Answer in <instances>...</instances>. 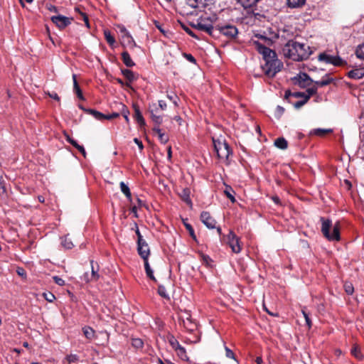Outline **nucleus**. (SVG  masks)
<instances>
[{"instance_id": "6e6d98bb", "label": "nucleus", "mask_w": 364, "mask_h": 364, "mask_svg": "<svg viewBox=\"0 0 364 364\" xmlns=\"http://www.w3.org/2000/svg\"><path fill=\"white\" fill-rule=\"evenodd\" d=\"M146 275L149 278H150L151 279L154 280V281H156L155 277L154 276V272L153 270L151 269H147L146 270Z\"/></svg>"}, {"instance_id": "7c9ffc66", "label": "nucleus", "mask_w": 364, "mask_h": 364, "mask_svg": "<svg viewBox=\"0 0 364 364\" xmlns=\"http://www.w3.org/2000/svg\"><path fill=\"white\" fill-rule=\"evenodd\" d=\"M122 73L123 75L129 81L132 82L135 80V76L134 73L129 70V69H124L122 70Z\"/></svg>"}, {"instance_id": "6ab92c4d", "label": "nucleus", "mask_w": 364, "mask_h": 364, "mask_svg": "<svg viewBox=\"0 0 364 364\" xmlns=\"http://www.w3.org/2000/svg\"><path fill=\"white\" fill-rule=\"evenodd\" d=\"M122 61L127 67L131 68L135 65V63L132 60L130 55L127 51H124L122 53Z\"/></svg>"}, {"instance_id": "f257e3e1", "label": "nucleus", "mask_w": 364, "mask_h": 364, "mask_svg": "<svg viewBox=\"0 0 364 364\" xmlns=\"http://www.w3.org/2000/svg\"><path fill=\"white\" fill-rule=\"evenodd\" d=\"M256 50L262 55L264 63L261 65L264 73L269 77H273L283 68V63L278 59L273 50L266 47L258 41H254Z\"/></svg>"}, {"instance_id": "8fccbe9b", "label": "nucleus", "mask_w": 364, "mask_h": 364, "mask_svg": "<svg viewBox=\"0 0 364 364\" xmlns=\"http://www.w3.org/2000/svg\"><path fill=\"white\" fill-rule=\"evenodd\" d=\"M81 279L84 281L86 283L90 282H95L92 278H91V274L88 272H85L82 277Z\"/></svg>"}, {"instance_id": "5fc2aeb1", "label": "nucleus", "mask_w": 364, "mask_h": 364, "mask_svg": "<svg viewBox=\"0 0 364 364\" xmlns=\"http://www.w3.org/2000/svg\"><path fill=\"white\" fill-rule=\"evenodd\" d=\"M119 116V114L117 112H113L111 114H105V119H112L114 118H117Z\"/></svg>"}, {"instance_id": "412c9836", "label": "nucleus", "mask_w": 364, "mask_h": 364, "mask_svg": "<svg viewBox=\"0 0 364 364\" xmlns=\"http://www.w3.org/2000/svg\"><path fill=\"white\" fill-rule=\"evenodd\" d=\"M73 90H74V92L77 94V97L79 99L83 100H84V97L82 95V91L80 88V86L77 82V80H76V75H73Z\"/></svg>"}, {"instance_id": "4468645a", "label": "nucleus", "mask_w": 364, "mask_h": 364, "mask_svg": "<svg viewBox=\"0 0 364 364\" xmlns=\"http://www.w3.org/2000/svg\"><path fill=\"white\" fill-rule=\"evenodd\" d=\"M348 76L352 79H361L363 77H364V68H357L349 71Z\"/></svg>"}, {"instance_id": "e433bc0d", "label": "nucleus", "mask_w": 364, "mask_h": 364, "mask_svg": "<svg viewBox=\"0 0 364 364\" xmlns=\"http://www.w3.org/2000/svg\"><path fill=\"white\" fill-rule=\"evenodd\" d=\"M91 263V269H92V271H91V278H92L94 279V281H97L99 277H100V275L98 274V267H97V269L95 268L94 265H93V261L92 260L90 262Z\"/></svg>"}, {"instance_id": "c9c22d12", "label": "nucleus", "mask_w": 364, "mask_h": 364, "mask_svg": "<svg viewBox=\"0 0 364 364\" xmlns=\"http://www.w3.org/2000/svg\"><path fill=\"white\" fill-rule=\"evenodd\" d=\"M317 89H318V88H317V87H316V86H313V87H309V88H307V89H306V92H306L305 98H306V100H309V98H310L312 95H315V94L316 93V92H317Z\"/></svg>"}, {"instance_id": "9d476101", "label": "nucleus", "mask_w": 364, "mask_h": 364, "mask_svg": "<svg viewBox=\"0 0 364 364\" xmlns=\"http://www.w3.org/2000/svg\"><path fill=\"white\" fill-rule=\"evenodd\" d=\"M51 21L60 29L65 28L71 23L70 18L62 15L52 16Z\"/></svg>"}, {"instance_id": "338daca9", "label": "nucleus", "mask_w": 364, "mask_h": 364, "mask_svg": "<svg viewBox=\"0 0 364 364\" xmlns=\"http://www.w3.org/2000/svg\"><path fill=\"white\" fill-rule=\"evenodd\" d=\"M185 56L187 58V60H189L190 62H191V63H195L196 62V59L194 58V57L192 55H191V54H186Z\"/></svg>"}, {"instance_id": "cd10ccee", "label": "nucleus", "mask_w": 364, "mask_h": 364, "mask_svg": "<svg viewBox=\"0 0 364 364\" xmlns=\"http://www.w3.org/2000/svg\"><path fill=\"white\" fill-rule=\"evenodd\" d=\"M259 1V0H239V2L244 8L247 9L256 5Z\"/></svg>"}, {"instance_id": "69168bd1", "label": "nucleus", "mask_w": 364, "mask_h": 364, "mask_svg": "<svg viewBox=\"0 0 364 364\" xmlns=\"http://www.w3.org/2000/svg\"><path fill=\"white\" fill-rule=\"evenodd\" d=\"M184 30L186 31V32L191 36L193 37V38H196V36L194 34V33L190 29L188 28V27H184L183 28Z\"/></svg>"}, {"instance_id": "864d4df0", "label": "nucleus", "mask_w": 364, "mask_h": 364, "mask_svg": "<svg viewBox=\"0 0 364 364\" xmlns=\"http://www.w3.org/2000/svg\"><path fill=\"white\" fill-rule=\"evenodd\" d=\"M167 98L173 102L175 106H178V97L171 94H167Z\"/></svg>"}, {"instance_id": "a211bd4d", "label": "nucleus", "mask_w": 364, "mask_h": 364, "mask_svg": "<svg viewBox=\"0 0 364 364\" xmlns=\"http://www.w3.org/2000/svg\"><path fill=\"white\" fill-rule=\"evenodd\" d=\"M80 108L85 110L87 113L92 114L96 119L98 120H104L105 119V115L103 113L100 112L97 110L92 109H84L82 106H80Z\"/></svg>"}, {"instance_id": "aec40b11", "label": "nucleus", "mask_w": 364, "mask_h": 364, "mask_svg": "<svg viewBox=\"0 0 364 364\" xmlns=\"http://www.w3.org/2000/svg\"><path fill=\"white\" fill-rule=\"evenodd\" d=\"M153 132L157 134L158 138L162 144H166L168 141V137L161 132L159 127H154Z\"/></svg>"}, {"instance_id": "f03ea898", "label": "nucleus", "mask_w": 364, "mask_h": 364, "mask_svg": "<svg viewBox=\"0 0 364 364\" xmlns=\"http://www.w3.org/2000/svg\"><path fill=\"white\" fill-rule=\"evenodd\" d=\"M282 53L287 58L303 61L309 58L312 51L307 44L290 40L284 46Z\"/></svg>"}, {"instance_id": "de8ad7c7", "label": "nucleus", "mask_w": 364, "mask_h": 364, "mask_svg": "<svg viewBox=\"0 0 364 364\" xmlns=\"http://www.w3.org/2000/svg\"><path fill=\"white\" fill-rule=\"evenodd\" d=\"M225 355L227 358L233 359V360H236L237 363H238L235 357L234 353L226 346H225Z\"/></svg>"}, {"instance_id": "9b49d317", "label": "nucleus", "mask_w": 364, "mask_h": 364, "mask_svg": "<svg viewBox=\"0 0 364 364\" xmlns=\"http://www.w3.org/2000/svg\"><path fill=\"white\" fill-rule=\"evenodd\" d=\"M200 220L202 223L209 229L215 228L216 221L211 217L208 212L203 211L200 214Z\"/></svg>"}, {"instance_id": "09e8293b", "label": "nucleus", "mask_w": 364, "mask_h": 364, "mask_svg": "<svg viewBox=\"0 0 364 364\" xmlns=\"http://www.w3.org/2000/svg\"><path fill=\"white\" fill-rule=\"evenodd\" d=\"M62 245L66 249H71L73 247V242L68 237L63 240Z\"/></svg>"}, {"instance_id": "f3484780", "label": "nucleus", "mask_w": 364, "mask_h": 364, "mask_svg": "<svg viewBox=\"0 0 364 364\" xmlns=\"http://www.w3.org/2000/svg\"><path fill=\"white\" fill-rule=\"evenodd\" d=\"M190 189L188 188H183L181 193H179V196L181 198L186 202L188 205H192L191 200L190 198Z\"/></svg>"}, {"instance_id": "423d86ee", "label": "nucleus", "mask_w": 364, "mask_h": 364, "mask_svg": "<svg viewBox=\"0 0 364 364\" xmlns=\"http://www.w3.org/2000/svg\"><path fill=\"white\" fill-rule=\"evenodd\" d=\"M117 28L118 32L121 35L122 45L131 48L135 47L136 43L132 36H131L130 33L127 30V28L122 25H119L117 26Z\"/></svg>"}, {"instance_id": "49530a36", "label": "nucleus", "mask_w": 364, "mask_h": 364, "mask_svg": "<svg viewBox=\"0 0 364 364\" xmlns=\"http://www.w3.org/2000/svg\"><path fill=\"white\" fill-rule=\"evenodd\" d=\"M302 314L305 318L306 323L308 326V327L310 328L311 327V321L309 318V314L304 309L301 310Z\"/></svg>"}, {"instance_id": "79ce46f5", "label": "nucleus", "mask_w": 364, "mask_h": 364, "mask_svg": "<svg viewBox=\"0 0 364 364\" xmlns=\"http://www.w3.org/2000/svg\"><path fill=\"white\" fill-rule=\"evenodd\" d=\"M344 289L345 291L349 295L352 294L354 291V287L350 282H346L344 284Z\"/></svg>"}, {"instance_id": "393cba45", "label": "nucleus", "mask_w": 364, "mask_h": 364, "mask_svg": "<svg viewBox=\"0 0 364 364\" xmlns=\"http://www.w3.org/2000/svg\"><path fill=\"white\" fill-rule=\"evenodd\" d=\"M331 132H332V129H320V128H318V129H313L311 132V134L322 136H324L325 134L330 133Z\"/></svg>"}, {"instance_id": "2f4dec72", "label": "nucleus", "mask_w": 364, "mask_h": 364, "mask_svg": "<svg viewBox=\"0 0 364 364\" xmlns=\"http://www.w3.org/2000/svg\"><path fill=\"white\" fill-rule=\"evenodd\" d=\"M224 193L231 200V202L234 203L235 201V198L234 197L235 191L231 187L227 186L224 191Z\"/></svg>"}, {"instance_id": "473e14b6", "label": "nucleus", "mask_w": 364, "mask_h": 364, "mask_svg": "<svg viewBox=\"0 0 364 364\" xmlns=\"http://www.w3.org/2000/svg\"><path fill=\"white\" fill-rule=\"evenodd\" d=\"M104 35L105 38L107 41V42L110 45L112 46L115 43L114 38L112 36L111 32L109 30H105L104 31Z\"/></svg>"}, {"instance_id": "a18cd8bd", "label": "nucleus", "mask_w": 364, "mask_h": 364, "mask_svg": "<svg viewBox=\"0 0 364 364\" xmlns=\"http://www.w3.org/2000/svg\"><path fill=\"white\" fill-rule=\"evenodd\" d=\"M158 293H159V294L161 296H162L164 298H166V299H168L169 298L168 294L166 293V288L164 286H162V285H159V286Z\"/></svg>"}, {"instance_id": "c756f323", "label": "nucleus", "mask_w": 364, "mask_h": 364, "mask_svg": "<svg viewBox=\"0 0 364 364\" xmlns=\"http://www.w3.org/2000/svg\"><path fill=\"white\" fill-rule=\"evenodd\" d=\"M82 331H83V333H84L85 336L87 339H92L95 336V331L90 327H88V326L84 327L82 328Z\"/></svg>"}, {"instance_id": "ddd939ff", "label": "nucleus", "mask_w": 364, "mask_h": 364, "mask_svg": "<svg viewBox=\"0 0 364 364\" xmlns=\"http://www.w3.org/2000/svg\"><path fill=\"white\" fill-rule=\"evenodd\" d=\"M193 27L199 31H205L210 35H212L213 31V26L211 23H206L203 21H198L193 25Z\"/></svg>"}, {"instance_id": "dca6fc26", "label": "nucleus", "mask_w": 364, "mask_h": 364, "mask_svg": "<svg viewBox=\"0 0 364 364\" xmlns=\"http://www.w3.org/2000/svg\"><path fill=\"white\" fill-rule=\"evenodd\" d=\"M333 79L328 74L325 75L321 80L315 81L316 87H324L333 82Z\"/></svg>"}, {"instance_id": "603ef678", "label": "nucleus", "mask_w": 364, "mask_h": 364, "mask_svg": "<svg viewBox=\"0 0 364 364\" xmlns=\"http://www.w3.org/2000/svg\"><path fill=\"white\" fill-rule=\"evenodd\" d=\"M308 102V100L303 99L302 100H299L294 104L295 108L299 109L304 105Z\"/></svg>"}, {"instance_id": "a878e982", "label": "nucleus", "mask_w": 364, "mask_h": 364, "mask_svg": "<svg viewBox=\"0 0 364 364\" xmlns=\"http://www.w3.org/2000/svg\"><path fill=\"white\" fill-rule=\"evenodd\" d=\"M169 343L172 348L176 350L184 351V348L179 344L178 341L174 337L172 336L169 339Z\"/></svg>"}, {"instance_id": "13d9d810", "label": "nucleus", "mask_w": 364, "mask_h": 364, "mask_svg": "<svg viewBox=\"0 0 364 364\" xmlns=\"http://www.w3.org/2000/svg\"><path fill=\"white\" fill-rule=\"evenodd\" d=\"M0 190H2V192H5V181L2 177V176L0 175Z\"/></svg>"}, {"instance_id": "f704fd0d", "label": "nucleus", "mask_w": 364, "mask_h": 364, "mask_svg": "<svg viewBox=\"0 0 364 364\" xmlns=\"http://www.w3.org/2000/svg\"><path fill=\"white\" fill-rule=\"evenodd\" d=\"M355 55L358 58L364 60V43L357 47Z\"/></svg>"}, {"instance_id": "72a5a7b5", "label": "nucleus", "mask_w": 364, "mask_h": 364, "mask_svg": "<svg viewBox=\"0 0 364 364\" xmlns=\"http://www.w3.org/2000/svg\"><path fill=\"white\" fill-rule=\"evenodd\" d=\"M134 117L136 122L141 125L143 126L145 124L144 119L142 117L139 109H135Z\"/></svg>"}, {"instance_id": "774afa93", "label": "nucleus", "mask_w": 364, "mask_h": 364, "mask_svg": "<svg viewBox=\"0 0 364 364\" xmlns=\"http://www.w3.org/2000/svg\"><path fill=\"white\" fill-rule=\"evenodd\" d=\"M49 96H50L51 98H53V99H54V100H57V101H59V100H60V97H58V94H57L56 92H52V93H50V94H49Z\"/></svg>"}, {"instance_id": "37998d69", "label": "nucleus", "mask_w": 364, "mask_h": 364, "mask_svg": "<svg viewBox=\"0 0 364 364\" xmlns=\"http://www.w3.org/2000/svg\"><path fill=\"white\" fill-rule=\"evenodd\" d=\"M132 345L136 348H141L143 347L144 343L140 338H133L132 341Z\"/></svg>"}, {"instance_id": "f8f14e48", "label": "nucleus", "mask_w": 364, "mask_h": 364, "mask_svg": "<svg viewBox=\"0 0 364 364\" xmlns=\"http://www.w3.org/2000/svg\"><path fill=\"white\" fill-rule=\"evenodd\" d=\"M219 30L223 35L230 38H235L238 33L237 28L235 26L231 25L221 26L220 27Z\"/></svg>"}, {"instance_id": "680f3d73", "label": "nucleus", "mask_w": 364, "mask_h": 364, "mask_svg": "<svg viewBox=\"0 0 364 364\" xmlns=\"http://www.w3.org/2000/svg\"><path fill=\"white\" fill-rule=\"evenodd\" d=\"M16 272L19 276L21 277H26V272L25 270L21 267H18L16 269Z\"/></svg>"}, {"instance_id": "6e6552de", "label": "nucleus", "mask_w": 364, "mask_h": 364, "mask_svg": "<svg viewBox=\"0 0 364 364\" xmlns=\"http://www.w3.org/2000/svg\"><path fill=\"white\" fill-rule=\"evenodd\" d=\"M294 84L298 85L301 88L310 86L313 80L304 73L299 74L294 78Z\"/></svg>"}, {"instance_id": "0e129e2a", "label": "nucleus", "mask_w": 364, "mask_h": 364, "mask_svg": "<svg viewBox=\"0 0 364 364\" xmlns=\"http://www.w3.org/2000/svg\"><path fill=\"white\" fill-rule=\"evenodd\" d=\"M159 106L162 110H165L167 107L166 103L164 100L159 101Z\"/></svg>"}, {"instance_id": "1a4fd4ad", "label": "nucleus", "mask_w": 364, "mask_h": 364, "mask_svg": "<svg viewBox=\"0 0 364 364\" xmlns=\"http://www.w3.org/2000/svg\"><path fill=\"white\" fill-rule=\"evenodd\" d=\"M137 250L139 255L143 259L149 258L150 250L149 247L145 240L139 239V241H137Z\"/></svg>"}, {"instance_id": "3c124183", "label": "nucleus", "mask_w": 364, "mask_h": 364, "mask_svg": "<svg viewBox=\"0 0 364 364\" xmlns=\"http://www.w3.org/2000/svg\"><path fill=\"white\" fill-rule=\"evenodd\" d=\"M54 282L55 284H57L59 286H64L65 284V282L62 278L59 277L58 276H54L53 277Z\"/></svg>"}, {"instance_id": "052dcab7", "label": "nucleus", "mask_w": 364, "mask_h": 364, "mask_svg": "<svg viewBox=\"0 0 364 364\" xmlns=\"http://www.w3.org/2000/svg\"><path fill=\"white\" fill-rule=\"evenodd\" d=\"M134 141L136 144H137L138 147L139 148L140 150H142L144 149V146H143V144L142 142L137 138H134Z\"/></svg>"}, {"instance_id": "7ed1b4c3", "label": "nucleus", "mask_w": 364, "mask_h": 364, "mask_svg": "<svg viewBox=\"0 0 364 364\" xmlns=\"http://www.w3.org/2000/svg\"><path fill=\"white\" fill-rule=\"evenodd\" d=\"M322 222L321 232L323 235L330 241H338L340 240V226L339 223H336L333 226V231L330 232V228L332 227L331 220L329 219L321 218Z\"/></svg>"}, {"instance_id": "bf43d9fd", "label": "nucleus", "mask_w": 364, "mask_h": 364, "mask_svg": "<svg viewBox=\"0 0 364 364\" xmlns=\"http://www.w3.org/2000/svg\"><path fill=\"white\" fill-rule=\"evenodd\" d=\"M185 226H186V229L189 231L192 237H195L194 230H193V228H192V226L190 224H186V223H185Z\"/></svg>"}, {"instance_id": "4be33fe9", "label": "nucleus", "mask_w": 364, "mask_h": 364, "mask_svg": "<svg viewBox=\"0 0 364 364\" xmlns=\"http://www.w3.org/2000/svg\"><path fill=\"white\" fill-rule=\"evenodd\" d=\"M121 191L125 195L127 198L131 201L132 200V194L129 188L127 185L125 184L124 182L122 181L119 183Z\"/></svg>"}, {"instance_id": "4c0bfd02", "label": "nucleus", "mask_w": 364, "mask_h": 364, "mask_svg": "<svg viewBox=\"0 0 364 364\" xmlns=\"http://www.w3.org/2000/svg\"><path fill=\"white\" fill-rule=\"evenodd\" d=\"M75 11L78 13L81 16L82 19L85 21L86 26L89 28L90 23L87 16L84 12L81 11L78 7L75 8Z\"/></svg>"}, {"instance_id": "e2e57ef3", "label": "nucleus", "mask_w": 364, "mask_h": 364, "mask_svg": "<svg viewBox=\"0 0 364 364\" xmlns=\"http://www.w3.org/2000/svg\"><path fill=\"white\" fill-rule=\"evenodd\" d=\"M75 148L85 157L86 152L82 146L77 144Z\"/></svg>"}, {"instance_id": "ea45409f", "label": "nucleus", "mask_w": 364, "mask_h": 364, "mask_svg": "<svg viewBox=\"0 0 364 364\" xmlns=\"http://www.w3.org/2000/svg\"><path fill=\"white\" fill-rule=\"evenodd\" d=\"M150 112L153 121L158 125L160 124L162 122V117L160 115L155 114L153 109H151Z\"/></svg>"}, {"instance_id": "4d7b16f0", "label": "nucleus", "mask_w": 364, "mask_h": 364, "mask_svg": "<svg viewBox=\"0 0 364 364\" xmlns=\"http://www.w3.org/2000/svg\"><path fill=\"white\" fill-rule=\"evenodd\" d=\"M65 136H66V139H67V141H68L70 144H71L73 146L76 147V146H77V145L78 144H77V142L75 140H74V139H73L72 138H70V136H68V135H67V134H66Z\"/></svg>"}, {"instance_id": "c85d7f7f", "label": "nucleus", "mask_w": 364, "mask_h": 364, "mask_svg": "<svg viewBox=\"0 0 364 364\" xmlns=\"http://www.w3.org/2000/svg\"><path fill=\"white\" fill-rule=\"evenodd\" d=\"M306 92H295L291 93L290 91L287 90L285 92V98L288 99L290 96L294 97H302L303 99H305Z\"/></svg>"}, {"instance_id": "bb28decb", "label": "nucleus", "mask_w": 364, "mask_h": 364, "mask_svg": "<svg viewBox=\"0 0 364 364\" xmlns=\"http://www.w3.org/2000/svg\"><path fill=\"white\" fill-rule=\"evenodd\" d=\"M183 326L188 330V331H194V329L196 328V323L191 319L188 320V321H185V319L183 318Z\"/></svg>"}, {"instance_id": "58836bf2", "label": "nucleus", "mask_w": 364, "mask_h": 364, "mask_svg": "<svg viewBox=\"0 0 364 364\" xmlns=\"http://www.w3.org/2000/svg\"><path fill=\"white\" fill-rule=\"evenodd\" d=\"M351 353L353 356H355L356 358H358L359 360L362 359V358H363V355L360 351V349L357 346H355L351 349Z\"/></svg>"}, {"instance_id": "0eeeda50", "label": "nucleus", "mask_w": 364, "mask_h": 364, "mask_svg": "<svg viewBox=\"0 0 364 364\" xmlns=\"http://www.w3.org/2000/svg\"><path fill=\"white\" fill-rule=\"evenodd\" d=\"M223 238L228 244V245L230 246L233 252H240L241 247L239 242V238L232 231H230L226 236L224 235Z\"/></svg>"}, {"instance_id": "a19ab883", "label": "nucleus", "mask_w": 364, "mask_h": 364, "mask_svg": "<svg viewBox=\"0 0 364 364\" xmlns=\"http://www.w3.org/2000/svg\"><path fill=\"white\" fill-rule=\"evenodd\" d=\"M66 360L69 364L75 363L79 360V357L75 354H70L66 356Z\"/></svg>"}, {"instance_id": "b1692460", "label": "nucleus", "mask_w": 364, "mask_h": 364, "mask_svg": "<svg viewBox=\"0 0 364 364\" xmlns=\"http://www.w3.org/2000/svg\"><path fill=\"white\" fill-rule=\"evenodd\" d=\"M306 0H287V4L290 8H299L304 5Z\"/></svg>"}, {"instance_id": "c03bdc74", "label": "nucleus", "mask_w": 364, "mask_h": 364, "mask_svg": "<svg viewBox=\"0 0 364 364\" xmlns=\"http://www.w3.org/2000/svg\"><path fill=\"white\" fill-rule=\"evenodd\" d=\"M43 296L48 302H53L55 299V295L51 292H44Z\"/></svg>"}, {"instance_id": "2eb2a0df", "label": "nucleus", "mask_w": 364, "mask_h": 364, "mask_svg": "<svg viewBox=\"0 0 364 364\" xmlns=\"http://www.w3.org/2000/svg\"><path fill=\"white\" fill-rule=\"evenodd\" d=\"M206 0H186V4L191 8H205L206 6Z\"/></svg>"}, {"instance_id": "5701e85b", "label": "nucleus", "mask_w": 364, "mask_h": 364, "mask_svg": "<svg viewBox=\"0 0 364 364\" xmlns=\"http://www.w3.org/2000/svg\"><path fill=\"white\" fill-rule=\"evenodd\" d=\"M274 145L277 148H279L280 149H282V150H284V149H286L287 148L288 143H287V141L284 138L279 137V138H277L274 141Z\"/></svg>"}, {"instance_id": "20e7f679", "label": "nucleus", "mask_w": 364, "mask_h": 364, "mask_svg": "<svg viewBox=\"0 0 364 364\" xmlns=\"http://www.w3.org/2000/svg\"><path fill=\"white\" fill-rule=\"evenodd\" d=\"M213 142L218 158L222 160H227L231 152L228 143L224 139H215L214 137H213Z\"/></svg>"}, {"instance_id": "39448f33", "label": "nucleus", "mask_w": 364, "mask_h": 364, "mask_svg": "<svg viewBox=\"0 0 364 364\" xmlns=\"http://www.w3.org/2000/svg\"><path fill=\"white\" fill-rule=\"evenodd\" d=\"M318 60L335 66H341L345 64V61L338 55H331L325 53H320L318 56Z\"/></svg>"}]
</instances>
